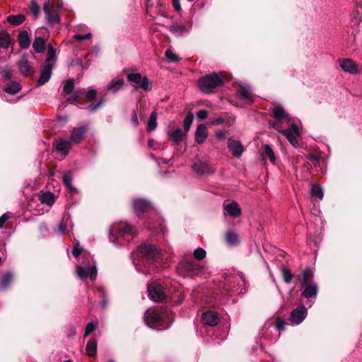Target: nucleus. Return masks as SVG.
Segmentation results:
<instances>
[{"instance_id": "obj_36", "label": "nucleus", "mask_w": 362, "mask_h": 362, "mask_svg": "<svg viewBox=\"0 0 362 362\" xmlns=\"http://www.w3.org/2000/svg\"><path fill=\"white\" fill-rule=\"evenodd\" d=\"M86 354L90 356H93L97 353V341L94 339L88 341L86 347Z\"/></svg>"}, {"instance_id": "obj_8", "label": "nucleus", "mask_w": 362, "mask_h": 362, "mask_svg": "<svg viewBox=\"0 0 362 362\" xmlns=\"http://www.w3.org/2000/svg\"><path fill=\"white\" fill-rule=\"evenodd\" d=\"M233 284V286L228 285V288H226L228 294L234 293L235 292L243 293V288H239L241 286L245 285V279L243 273L238 272L233 276H230L228 280V284Z\"/></svg>"}, {"instance_id": "obj_53", "label": "nucleus", "mask_w": 362, "mask_h": 362, "mask_svg": "<svg viewBox=\"0 0 362 362\" xmlns=\"http://www.w3.org/2000/svg\"><path fill=\"white\" fill-rule=\"evenodd\" d=\"M139 87L144 90L145 91H149L151 90V88L149 86V81L147 77H144L139 85ZM138 86L135 87V90L137 89Z\"/></svg>"}, {"instance_id": "obj_45", "label": "nucleus", "mask_w": 362, "mask_h": 362, "mask_svg": "<svg viewBox=\"0 0 362 362\" xmlns=\"http://www.w3.org/2000/svg\"><path fill=\"white\" fill-rule=\"evenodd\" d=\"M0 74L1 75V77L5 80H11L13 76L12 70L10 69L8 66H0Z\"/></svg>"}, {"instance_id": "obj_63", "label": "nucleus", "mask_w": 362, "mask_h": 362, "mask_svg": "<svg viewBox=\"0 0 362 362\" xmlns=\"http://www.w3.org/2000/svg\"><path fill=\"white\" fill-rule=\"evenodd\" d=\"M132 122L133 124L135 127H138L139 126V119H138V117H137V114H136L135 110H134V112L132 113Z\"/></svg>"}, {"instance_id": "obj_28", "label": "nucleus", "mask_w": 362, "mask_h": 362, "mask_svg": "<svg viewBox=\"0 0 362 362\" xmlns=\"http://www.w3.org/2000/svg\"><path fill=\"white\" fill-rule=\"evenodd\" d=\"M4 90L8 94L14 95L21 91V86L16 81H11L4 86Z\"/></svg>"}, {"instance_id": "obj_41", "label": "nucleus", "mask_w": 362, "mask_h": 362, "mask_svg": "<svg viewBox=\"0 0 362 362\" xmlns=\"http://www.w3.org/2000/svg\"><path fill=\"white\" fill-rule=\"evenodd\" d=\"M63 183L71 190L72 192L77 191L76 188L72 185V177L70 173H65L63 175Z\"/></svg>"}, {"instance_id": "obj_58", "label": "nucleus", "mask_w": 362, "mask_h": 362, "mask_svg": "<svg viewBox=\"0 0 362 362\" xmlns=\"http://www.w3.org/2000/svg\"><path fill=\"white\" fill-rule=\"evenodd\" d=\"M92 37V33H88L86 35L76 34L74 35V39L77 40H88Z\"/></svg>"}, {"instance_id": "obj_60", "label": "nucleus", "mask_w": 362, "mask_h": 362, "mask_svg": "<svg viewBox=\"0 0 362 362\" xmlns=\"http://www.w3.org/2000/svg\"><path fill=\"white\" fill-rule=\"evenodd\" d=\"M105 99L101 98L95 105L91 104L88 106V107L91 112H93L99 108L105 103Z\"/></svg>"}, {"instance_id": "obj_2", "label": "nucleus", "mask_w": 362, "mask_h": 362, "mask_svg": "<svg viewBox=\"0 0 362 362\" xmlns=\"http://www.w3.org/2000/svg\"><path fill=\"white\" fill-rule=\"evenodd\" d=\"M272 116L274 118V122L272 124L275 129H277L290 142V144L296 147L298 146V138L300 136V131L298 125L296 123H292L291 127L286 129L279 130L281 124L286 122L288 123L291 121L289 115L281 106H275L272 109Z\"/></svg>"}, {"instance_id": "obj_49", "label": "nucleus", "mask_w": 362, "mask_h": 362, "mask_svg": "<svg viewBox=\"0 0 362 362\" xmlns=\"http://www.w3.org/2000/svg\"><path fill=\"white\" fill-rule=\"evenodd\" d=\"M74 88V83L71 79L66 81L63 87V91L65 94H70L72 93Z\"/></svg>"}, {"instance_id": "obj_22", "label": "nucleus", "mask_w": 362, "mask_h": 362, "mask_svg": "<svg viewBox=\"0 0 362 362\" xmlns=\"http://www.w3.org/2000/svg\"><path fill=\"white\" fill-rule=\"evenodd\" d=\"M54 67L49 64H45L40 72V76L37 81V86H42L47 83L52 76V69Z\"/></svg>"}, {"instance_id": "obj_7", "label": "nucleus", "mask_w": 362, "mask_h": 362, "mask_svg": "<svg viewBox=\"0 0 362 362\" xmlns=\"http://www.w3.org/2000/svg\"><path fill=\"white\" fill-rule=\"evenodd\" d=\"M178 269L183 276H194L199 274L203 271V267L194 260H183L178 264Z\"/></svg>"}, {"instance_id": "obj_55", "label": "nucleus", "mask_w": 362, "mask_h": 362, "mask_svg": "<svg viewBox=\"0 0 362 362\" xmlns=\"http://www.w3.org/2000/svg\"><path fill=\"white\" fill-rule=\"evenodd\" d=\"M96 327L97 324L89 322L85 328L84 337H88L91 332H93L96 329Z\"/></svg>"}, {"instance_id": "obj_54", "label": "nucleus", "mask_w": 362, "mask_h": 362, "mask_svg": "<svg viewBox=\"0 0 362 362\" xmlns=\"http://www.w3.org/2000/svg\"><path fill=\"white\" fill-rule=\"evenodd\" d=\"M206 251L201 247H198L194 251V257L196 259L201 260L205 258Z\"/></svg>"}, {"instance_id": "obj_11", "label": "nucleus", "mask_w": 362, "mask_h": 362, "mask_svg": "<svg viewBox=\"0 0 362 362\" xmlns=\"http://www.w3.org/2000/svg\"><path fill=\"white\" fill-rule=\"evenodd\" d=\"M96 90L93 88L89 89L87 92L84 90H76L73 95L69 97L67 100L69 103L71 104H77L78 103V99L85 95L86 98L89 100L90 102H93L96 97Z\"/></svg>"}, {"instance_id": "obj_43", "label": "nucleus", "mask_w": 362, "mask_h": 362, "mask_svg": "<svg viewBox=\"0 0 362 362\" xmlns=\"http://www.w3.org/2000/svg\"><path fill=\"white\" fill-rule=\"evenodd\" d=\"M311 195L319 199H322L323 198L322 188L319 185H313L311 188Z\"/></svg>"}, {"instance_id": "obj_20", "label": "nucleus", "mask_w": 362, "mask_h": 362, "mask_svg": "<svg viewBox=\"0 0 362 362\" xmlns=\"http://www.w3.org/2000/svg\"><path fill=\"white\" fill-rule=\"evenodd\" d=\"M238 95L248 103L253 102V95L250 86L247 84H243L240 86L237 92Z\"/></svg>"}, {"instance_id": "obj_6", "label": "nucleus", "mask_w": 362, "mask_h": 362, "mask_svg": "<svg viewBox=\"0 0 362 362\" xmlns=\"http://www.w3.org/2000/svg\"><path fill=\"white\" fill-rule=\"evenodd\" d=\"M223 85V79L218 73L206 74L198 81L199 88L205 93H211L214 90Z\"/></svg>"}, {"instance_id": "obj_3", "label": "nucleus", "mask_w": 362, "mask_h": 362, "mask_svg": "<svg viewBox=\"0 0 362 362\" xmlns=\"http://www.w3.org/2000/svg\"><path fill=\"white\" fill-rule=\"evenodd\" d=\"M135 235L132 226L125 222L115 223L110 228V240L118 246L129 243Z\"/></svg>"}, {"instance_id": "obj_32", "label": "nucleus", "mask_w": 362, "mask_h": 362, "mask_svg": "<svg viewBox=\"0 0 362 362\" xmlns=\"http://www.w3.org/2000/svg\"><path fill=\"white\" fill-rule=\"evenodd\" d=\"M25 20L23 14L11 15L7 17V21L13 25H19Z\"/></svg>"}, {"instance_id": "obj_57", "label": "nucleus", "mask_w": 362, "mask_h": 362, "mask_svg": "<svg viewBox=\"0 0 362 362\" xmlns=\"http://www.w3.org/2000/svg\"><path fill=\"white\" fill-rule=\"evenodd\" d=\"M82 250L83 248L80 246L79 243H76L74 245L72 254L75 257H78L81 254Z\"/></svg>"}, {"instance_id": "obj_17", "label": "nucleus", "mask_w": 362, "mask_h": 362, "mask_svg": "<svg viewBox=\"0 0 362 362\" xmlns=\"http://www.w3.org/2000/svg\"><path fill=\"white\" fill-rule=\"evenodd\" d=\"M201 320L203 325L214 327L218 323L219 318L216 313L209 310L202 314Z\"/></svg>"}, {"instance_id": "obj_56", "label": "nucleus", "mask_w": 362, "mask_h": 362, "mask_svg": "<svg viewBox=\"0 0 362 362\" xmlns=\"http://www.w3.org/2000/svg\"><path fill=\"white\" fill-rule=\"evenodd\" d=\"M307 159L312 162L314 165L318 163L322 160V157L318 154H309L307 156Z\"/></svg>"}, {"instance_id": "obj_52", "label": "nucleus", "mask_w": 362, "mask_h": 362, "mask_svg": "<svg viewBox=\"0 0 362 362\" xmlns=\"http://www.w3.org/2000/svg\"><path fill=\"white\" fill-rule=\"evenodd\" d=\"M281 273H282L284 281L286 284H289L291 281L292 278H293V274L291 273V272L288 269L283 268L281 270Z\"/></svg>"}, {"instance_id": "obj_34", "label": "nucleus", "mask_w": 362, "mask_h": 362, "mask_svg": "<svg viewBox=\"0 0 362 362\" xmlns=\"http://www.w3.org/2000/svg\"><path fill=\"white\" fill-rule=\"evenodd\" d=\"M33 47L37 53H42L45 49V41L42 37H36L33 43Z\"/></svg>"}, {"instance_id": "obj_13", "label": "nucleus", "mask_w": 362, "mask_h": 362, "mask_svg": "<svg viewBox=\"0 0 362 362\" xmlns=\"http://www.w3.org/2000/svg\"><path fill=\"white\" fill-rule=\"evenodd\" d=\"M163 317V313L160 310L158 309H148L146 311L144 315L145 322L148 327L159 322Z\"/></svg>"}, {"instance_id": "obj_12", "label": "nucleus", "mask_w": 362, "mask_h": 362, "mask_svg": "<svg viewBox=\"0 0 362 362\" xmlns=\"http://www.w3.org/2000/svg\"><path fill=\"white\" fill-rule=\"evenodd\" d=\"M194 172L199 175H210L215 172L214 168L207 160H198L192 165Z\"/></svg>"}, {"instance_id": "obj_38", "label": "nucleus", "mask_w": 362, "mask_h": 362, "mask_svg": "<svg viewBox=\"0 0 362 362\" xmlns=\"http://www.w3.org/2000/svg\"><path fill=\"white\" fill-rule=\"evenodd\" d=\"M351 21L354 25H359L362 22V6L357 7L351 14Z\"/></svg>"}, {"instance_id": "obj_64", "label": "nucleus", "mask_w": 362, "mask_h": 362, "mask_svg": "<svg viewBox=\"0 0 362 362\" xmlns=\"http://www.w3.org/2000/svg\"><path fill=\"white\" fill-rule=\"evenodd\" d=\"M172 1H173V5L174 8L177 11H180L182 8H181V5L180 4V0H172Z\"/></svg>"}, {"instance_id": "obj_18", "label": "nucleus", "mask_w": 362, "mask_h": 362, "mask_svg": "<svg viewBox=\"0 0 362 362\" xmlns=\"http://www.w3.org/2000/svg\"><path fill=\"white\" fill-rule=\"evenodd\" d=\"M134 213L140 216L144 212L148 211L151 208V203L146 199H135L133 202Z\"/></svg>"}, {"instance_id": "obj_47", "label": "nucleus", "mask_w": 362, "mask_h": 362, "mask_svg": "<svg viewBox=\"0 0 362 362\" xmlns=\"http://www.w3.org/2000/svg\"><path fill=\"white\" fill-rule=\"evenodd\" d=\"M193 119L194 115L192 112L188 113L187 115L185 117L183 122V127L185 132H188L189 130Z\"/></svg>"}, {"instance_id": "obj_26", "label": "nucleus", "mask_w": 362, "mask_h": 362, "mask_svg": "<svg viewBox=\"0 0 362 362\" xmlns=\"http://www.w3.org/2000/svg\"><path fill=\"white\" fill-rule=\"evenodd\" d=\"M168 135L169 136L170 139L174 143L182 141L185 138V134H183L182 129L179 128L169 131L168 132Z\"/></svg>"}, {"instance_id": "obj_27", "label": "nucleus", "mask_w": 362, "mask_h": 362, "mask_svg": "<svg viewBox=\"0 0 362 362\" xmlns=\"http://www.w3.org/2000/svg\"><path fill=\"white\" fill-rule=\"evenodd\" d=\"M18 66L22 74L29 76L33 72L31 66L28 64L27 59H22L18 62Z\"/></svg>"}, {"instance_id": "obj_21", "label": "nucleus", "mask_w": 362, "mask_h": 362, "mask_svg": "<svg viewBox=\"0 0 362 362\" xmlns=\"http://www.w3.org/2000/svg\"><path fill=\"white\" fill-rule=\"evenodd\" d=\"M224 211L232 218H238L241 214V209L238 204L235 202H233L228 204L223 205Z\"/></svg>"}, {"instance_id": "obj_23", "label": "nucleus", "mask_w": 362, "mask_h": 362, "mask_svg": "<svg viewBox=\"0 0 362 362\" xmlns=\"http://www.w3.org/2000/svg\"><path fill=\"white\" fill-rule=\"evenodd\" d=\"M71 141L66 139H60L56 142L55 148L57 151L66 155L71 148Z\"/></svg>"}, {"instance_id": "obj_44", "label": "nucleus", "mask_w": 362, "mask_h": 362, "mask_svg": "<svg viewBox=\"0 0 362 362\" xmlns=\"http://www.w3.org/2000/svg\"><path fill=\"white\" fill-rule=\"evenodd\" d=\"M127 80L133 83H135L136 85H139L142 78V76L139 73H132L129 74L127 76Z\"/></svg>"}, {"instance_id": "obj_14", "label": "nucleus", "mask_w": 362, "mask_h": 362, "mask_svg": "<svg viewBox=\"0 0 362 362\" xmlns=\"http://www.w3.org/2000/svg\"><path fill=\"white\" fill-rule=\"evenodd\" d=\"M338 64L341 67V69L346 73L354 75L359 73V69L358 65L351 59H339Z\"/></svg>"}, {"instance_id": "obj_1", "label": "nucleus", "mask_w": 362, "mask_h": 362, "mask_svg": "<svg viewBox=\"0 0 362 362\" xmlns=\"http://www.w3.org/2000/svg\"><path fill=\"white\" fill-rule=\"evenodd\" d=\"M133 263L137 272L148 274L161 264V255L154 245L142 244L134 254Z\"/></svg>"}, {"instance_id": "obj_4", "label": "nucleus", "mask_w": 362, "mask_h": 362, "mask_svg": "<svg viewBox=\"0 0 362 362\" xmlns=\"http://www.w3.org/2000/svg\"><path fill=\"white\" fill-rule=\"evenodd\" d=\"M300 295L308 299L307 305L310 308L315 299L319 291L317 284L314 281V272L310 269H306L302 273L300 280Z\"/></svg>"}, {"instance_id": "obj_25", "label": "nucleus", "mask_w": 362, "mask_h": 362, "mask_svg": "<svg viewBox=\"0 0 362 362\" xmlns=\"http://www.w3.org/2000/svg\"><path fill=\"white\" fill-rule=\"evenodd\" d=\"M192 27V23L189 22L187 25H180L175 23L172 25L171 31L178 35H182L186 33H188Z\"/></svg>"}, {"instance_id": "obj_30", "label": "nucleus", "mask_w": 362, "mask_h": 362, "mask_svg": "<svg viewBox=\"0 0 362 362\" xmlns=\"http://www.w3.org/2000/svg\"><path fill=\"white\" fill-rule=\"evenodd\" d=\"M56 57V49L54 47L49 44L47 46V54L46 57L45 64H49L52 67L54 66Z\"/></svg>"}, {"instance_id": "obj_51", "label": "nucleus", "mask_w": 362, "mask_h": 362, "mask_svg": "<svg viewBox=\"0 0 362 362\" xmlns=\"http://www.w3.org/2000/svg\"><path fill=\"white\" fill-rule=\"evenodd\" d=\"M68 221H69L68 218H63L62 221L59 224L58 233L60 235H63L65 233L66 228H67Z\"/></svg>"}, {"instance_id": "obj_61", "label": "nucleus", "mask_w": 362, "mask_h": 362, "mask_svg": "<svg viewBox=\"0 0 362 362\" xmlns=\"http://www.w3.org/2000/svg\"><path fill=\"white\" fill-rule=\"evenodd\" d=\"M197 117L200 120H204L207 118L208 112L205 110H200L197 112Z\"/></svg>"}, {"instance_id": "obj_48", "label": "nucleus", "mask_w": 362, "mask_h": 362, "mask_svg": "<svg viewBox=\"0 0 362 362\" xmlns=\"http://www.w3.org/2000/svg\"><path fill=\"white\" fill-rule=\"evenodd\" d=\"M165 54L167 59L170 62H176L179 61V59H180L179 56L170 49H168L165 51Z\"/></svg>"}, {"instance_id": "obj_15", "label": "nucleus", "mask_w": 362, "mask_h": 362, "mask_svg": "<svg viewBox=\"0 0 362 362\" xmlns=\"http://www.w3.org/2000/svg\"><path fill=\"white\" fill-rule=\"evenodd\" d=\"M308 311L304 305H298L291 314V321L296 325L300 324L306 317Z\"/></svg>"}, {"instance_id": "obj_35", "label": "nucleus", "mask_w": 362, "mask_h": 362, "mask_svg": "<svg viewBox=\"0 0 362 362\" xmlns=\"http://www.w3.org/2000/svg\"><path fill=\"white\" fill-rule=\"evenodd\" d=\"M262 156L267 158L272 163L276 162V156L273 149L269 144H265Z\"/></svg>"}, {"instance_id": "obj_33", "label": "nucleus", "mask_w": 362, "mask_h": 362, "mask_svg": "<svg viewBox=\"0 0 362 362\" xmlns=\"http://www.w3.org/2000/svg\"><path fill=\"white\" fill-rule=\"evenodd\" d=\"M11 44V37L6 31L0 32V48L7 49Z\"/></svg>"}, {"instance_id": "obj_39", "label": "nucleus", "mask_w": 362, "mask_h": 362, "mask_svg": "<svg viewBox=\"0 0 362 362\" xmlns=\"http://www.w3.org/2000/svg\"><path fill=\"white\" fill-rule=\"evenodd\" d=\"M13 275L11 272H7L3 275L1 280V286L3 289H6L13 281Z\"/></svg>"}, {"instance_id": "obj_46", "label": "nucleus", "mask_w": 362, "mask_h": 362, "mask_svg": "<svg viewBox=\"0 0 362 362\" xmlns=\"http://www.w3.org/2000/svg\"><path fill=\"white\" fill-rule=\"evenodd\" d=\"M29 8L33 16L35 18H37L40 13V8L35 0H32L30 1Z\"/></svg>"}, {"instance_id": "obj_59", "label": "nucleus", "mask_w": 362, "mask_h": 362, "mask_svg": "<svg viewBox=\"0 0 362 362\" xmlns=\"http://www.w3.org/2000/svg\"><path fill=\"white\" fill-rule=\"evenodd\" d=\"M286 323L281 319H278L275 321V328L278 331H282L285 329Z\"/></svg>"}, {"instance_id": "obj_40", "label": "nucleus", "mask_w": 362, "mask_h": 362, "mask_svg": "<svg viewBox=\"0 0 362 362\" xmlns=\"http://www.w3.org/2000/svg\"><path fill=\"white\" fill-rule=\"evenodd\" d=\"M40 201L45 203L49 206H52L54 202V194L49 192H46L40 196Z\"/></svg>"}, {"instance_id": "obj_9", "label": "nucleus", "mask_w": 362, "mask_h": 362, "mask_svg": "<svg viewBox=\"0 0 362 362\" xmlns=\"http://www.w3.org/2000/svg\"><path fill=\"white\" fill-rule=\"evenodd\" d=\"M43 11L45 14L46 23L55 25L60 23V16L57 11L53 10V5L49 1L44 4Z\"/></svg>"}, {"instance_id": "obj_24", "label": "nucleus", "mask_w": 362, "mask_h": 362, "mask_svg": "<svg viewBox=\"0 0 362 362\" xmlns=\"http://www.w3.org/2000/svg\"><path fill=\"white\" fill-rule=\"evenodd\" d=\"M208 135L207 129L203 124H199L195 132V140L198 144H202Z\"/></svg>"}, {"instance_id": "obj_10", "label": "nucleus", "mask_w": 362, "mask_h": 362, "mask_svg": "<svg viewBox=\"0 0 362 362\" xmlns=\"http://www.w3.org/2000/svg\"><path fill=\"white\" fill-rule=\"evenodd\" d=\"M148 296L154 301H160L165 298L163 287L157 282H152L148 286Z\"/></svg>"}, {"instance_id": "obj_5", "label": "nucleus", "mask_w": 362, "mask_h": 362, "mask_svg": "<svg viewBox=\"0 0 362 362\" xmlns=\"http://www.w3.org/2000/svg\"><path fill=\"white\" fill-rule=\"evenodd\" d=\"M83 262L76 266V274L78 279L82 281L90 278L94 281L98 274V270L95 262L89 255H83Z\"/></svg>"}, {"instance_id": "obj_42", "label": "nucleus", "mask_w": 362, "mask_h": 362, "mask_svg": "<svg viewBox=\"0 0 362 362\" xmlns=\"http://www.w3.org/2000/svg\"><path fill=\"white\" fill-rule=\"evenodd\" d=\"M226 240L229 245H233L238 242L239 238L235 233L233 231H228L226 234Z\"/></svg>"}, {"instance_id": "obj_19", "label": "nucleus", "mask_w": 362, "mask_h": 362, "mask_svg": "<svg viewBox=\"0 0 362 362\" xmlns=\"http://www.w3.org/2000/svg\"><path fill=\"white\" fill-rule=\"evenodd\" d=\"M87 132V127L85 125L78 126L71 132L69 140L71 143L78 144L81 142L84 137L85 134Z\"/></svg>"}, {"instance_id": "obj_16", "label": "nucleus", "mask_w": 362, "mask_h": 362, "mask_svg": "<svg viewBox=\"0 0 362 362\" xmlns=\"http://www.w3.org/2000/svg\"><path fill=\"white\" fill-rule=\"evenodd\" d=\"M227 146L231 151L233 156L237 158H240L245 151V147L239 141L231 138L228 139Z\"/></svg>"}, {"instance_id": "obj_50", "label": "nucleus", "mask_w": 362, "mask_h": 362, "mask_svg": "<svg viewBox=\"0 0 362 362\" xmlns=\"http://www.w3.org/2000/svg\"><path fill=\"white\" fill-rule=\"evenodd\" d=\"M98 293L99 294V296L101 298H103V300L100 303V307L102 308H105L107 304V300L105 298V291L103 287L98 286L97 288Z\"/></svg>"}, {"instance_id": "obj_29", "label": "nucleus", "mask_w": 362, "mask_h": 362, "mask_svg": "<svg viewBox=\"0 0 362 362\" xmlns=\"http://www.w3.org/2000/svg\"><path fill=\"white\" fill-rule=\"evenodd\" d=\"M124 85V80L122 78H114L107 86L108 90L112 93H117Z\"/></svg>"}, {"instance_id": "obj_62", "label": "nucleus", "mask_w": 362, "mask_h": 362, "mask_svg": "<svg viewBox=\"0 0 362 362\" xmlns=\"http://www.w3.org/2000/svg\"><path fill=\"white\" fill-rule=\"evenodd\" d=\"M76 334V329L74 327L71 326L66 329V335L68 337H73Z\"/></svg>"}, {"instance_id": "obj_31", "label": "nucleus", "mask_w": 362, "mask_h": 362, "mask_svg": "<svg viewBox=\"0 0 362 362\" xmlns=\"http://www.w3.org/2000/svg\"><path fill=\"white\" fill-rule=\"evenodd\" d=\"M18 42L20 47L23 49H26L30 46V41L27 31H21L18 34Z\"/></svg>"}, {"instance_id": "obj_37", "label": "nucleus", "mask_w": 362, "mask_h": 362, "mask_svg": "<svg viewBox=\"0 0 362 362\" xmlns=\"http://www.w3.org/2000/svg\"><path fill=\"white\" fill-rule=\"evenodd\" d=\"M157 127V113L156 111L151 112L147 124V130L152 132Z\"/></svg>"}]
</instances>
